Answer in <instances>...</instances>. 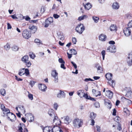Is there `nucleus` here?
Instances as JSON below:
<instances>
[{
	"mask_svg": "<svg viewBox=\"0 0 132 132\" xmlns=\"http://www.w3.org/2000/svg\"><path fill=\"white\" fill-rule=\"evenodd\" d=\"M52 109H50L48 111V113L51 118L53 119V122L56 125V126L54 127L57 129V132H63L59 127L57 126H58L61 125V122L60 120L58 118L57 115L54 113Z\"/></svg>",
	"mask_w": 132,
	"mask_h": 132,
	"instance_id": "f257e3e1",
	"label": "nucleus"
},
{
	"mask_svg": "<svg viewBox=\"0 0 132 132\" xmlns=\"http://www.w3.org/2000/svg\"><path fill=\"white\" fill-rule=\"evenodd\" d=\"M1 108L4 114H7V118L9 119L10 121L13 122L16 119V116L13 113H10L9 109L5 108V106L4 105H1Z\"/></svg>",
	"mask_w": 132,
	"mask_h": 132,
	"instance_id": "f03ea898",
	"label": "nucleus"
},
{
	"mask_svg": "<svg viewBox=\"0 0 132 132\" xmlns=\"http://www.w3.org/2000/svg\"><path fill=\"white\" fill-rule=\"evenodd\" d=\"M83 121L81 119H75L73 121V126L76 128H79L81 127L83 124Z\"/></svg>",
	"mask_w": 132,
	"mask_h": 132,
	"instance_id": "7ed1b4c3",
	"label": "nucleus"
},
{
	"mask_svg": "<svg viewBox=\"0 0 132 132\" xmlns=\"http://www.w3.org/2000/svg\"><path fill=\"white\" fill-rule=\"evenodd\" d=\"M85 27L82 23L78 24L76 28V31L80 34H81L85 30Z\"/></svg>",
	"mask_w": 132,
	"mask_h": 132,
	"instance_id": "20e7f679",
	"label": "nucleus"
},
{
	"mask_svg": "<svg viewBox=\"0 0 132 132\" xmlns=\"http://www.w3.org/2000/svg\"><path fill=\"white\" fill-rule=\"evenodd\" d=\"M51 75L52 77L54 78V81L55 83L58 82V73L56 72L55 70H53L52 71Z\"/></svg>",
	"mask_w": 132,
	"mask_h": 132,
	"instance_id": "39448f33",
	"label": "nucleus"
},
{
	"mask_svg": "<svg viewBox=\"0 0 132 132\" xmlns=\"http://www.w3.org/2000/svg\"><path fill=\"white\" fill-rule=\"evenodd\" d=\"M22 36L25 39H28L31 36V34L26 29L24 30L22 32Z\"/></svg>",
	"mask_w": 132,
	"mask_h": 132,
	"instance_id": "423d86ee",
	"label": "nucleus"
},
{
	"mask_svg": "<svg viewBox=\"0 0 132 132\" xmlns=\"http://www.w3.org/2000/svg\"><path fill=\"white\" fill-rule=\"evenodd\" d=\"M25 118L30 122H32L34 121V116L30 113L26 114L25 115Z\"/></svg>",
	"mask_w": 132,
	"mask_h": 132,
	"instance_id": "0eeeda50",
	"label": "nucleus"
},
{
	"mask_svg": "<svg viewBox=\"0 0 132 132\" xmlns=\"http://www.w3.org/2000/svg\"><path fill=\"white\" fill-rule=\"evenodd\" d=\"M55 128L54 127L53 128L51 126H46L43 129V132H54L53 129Z\"/></svg>",
	"mask_w": 132,
	"mask_h": 132,
	"instance_id": "6e6552de",
	"label": "nucleus"
},
{
	"mask_svg": "<svg viewBox=\"0 0 132 132\" xmlns=\"http://www.w3.org/2000/svg\"><path fill=\"white\" fill-rule=\"evenodd\" d=\"M16 109L18 112H20L22 114H24L26 112V110L24 106L22 105L19 106L18 107H16Z\"/></svg>",
	"mask_w": 132,
	"mask_h": 132,
	"instance_id": "1a4fd4ad",
	"label": "nucleus"
},
{
	"mask_svg": "<svg viewBox=\"0 0 132 132\" xmlns=\"http://www.w3.org/2000/svg\"><path fill=\"white\" fill-rule=\"evenodd\" d=\"M65 94L62 90H60L59 92L57 94V97L59 98H64L65 97Z\"/></svg>",
	"mask_w": 132,
	"mask_h": 132,
	"instance_id": "9d476101",
	"label": "nucleus"
},
{
	"mask_svg": "<svg viewBox=\"0 0 132 132\" xmlns=\"http://www.w3.org/2000/svg\"><path fill=\"white\" fill-rule=\"evenodd\" d=\"M116 47L114 45H110L108 47L107 49V50L108 52H115L116 51Z\"/></svg>",
	"mask_w": 132,
	"mask_h": 132,
	"instance_id": "9b49d317",
	"label": "nucleus"
},
{
	"mask_svg": "<svg viewBox=\"0 0 132 132\" xmlns=\"http://www.w3.org/2000/svg\"><path fill=\"white\" fill-rule=\"evenodd\" d=\"M128 55V59L129 60H127V63L128 65L131 66L132 65V52H130Z\"/></svg>",
	"mask_w": 132,
	"mask_h": 132,
	"instance_id": "f8f14e48",
	"label": "nucleus"
},
{
	"mask_svg": "<svg viewBox=\"0 0 132 132\" xmlns=\"http://www.w3.org/2000/svg\"><path fill=\"white\" fill-rule=\"evenodd\" d=\"M123 32L126 36H128L130 34V30L129 28H125L123 30Z\"/></svg>",
	"mask_w": 132,
	"mask_h": 132,
	"instance_id": "ddd939ff",
	"label": "nucleus"
},
{
	"mask_svg": "<svg viewBox=\"0 0 132 132\" xmlns=\"http://www.w3.org/2000/svg\"><path fill=\"white\" fill-rule=\"evenodd\" d=\"M25 127L24 124L23 123H20L18 126V132H24V131H23V128Z\"/></svg>",
	"mask_w": 132,
	"mask_h": 132,
	"instance_id": "4468645a",
	"label": "nucleus"
},
{
	"mask_svg": "<svg viewBox=\"0 0 132 132\" xmlns=\"http://www.w3.org/2000/svg\"><path fill=\"white\" fill-rule=\"evenodd\" d=\"M38 87L39 89L42 91L45 92V89L47 88L46 86L44 84H39L38 85Z\"/></svg>",
	"mask_w": 132,
	"mask_h": 132,
	"instance_id": "2eb2a0df",
	"label": "nucleus"
},
{
	"mask_svg": "<svg viewBox=\"0 0 132 132\" xmlns=\"http://www.w3.org/2000/svg\"><path fill=\"white\" fill-rule=\"evenodd\" d=\"M105 94L106 96L110 98H111L112 97L113 95L112 92L109 90H106Z\"/></svg>",
	"mask_w": 132,
	"mask_h": 132,
	"instance_id": "dca6fc26",
	"label": "nucleus"
},
{
	"mask_svg": "<svg viewBox=\"0 0 132 132\" xmlns=\"http://www.w3.org/2000/svg\"><path fill=\"white\" fill-rule=\"evenodd\" d=\"M95 67L97 68V72L98 73H101L102 72V68L99 64H96Z\"/></svg>",
	"mask_w": 132,
	"mask_h": 132,
	"instance_id": "f3484780",
	"label": "nucleus"
},
{
	"mask_svg": "<svg viewBox=\"0 0 132 132\" xmlns=\"http://www.w3.org/2000/svg\"><path fill=\"white\" fill-rule=\"evenodd\" d=\"M106 36L104 34H102L99 36L98 38L100 40L102 41H104L106 39Z\"/></svg>",
	"mask_w": 132,
	"mask_h": 132,
	"instance_id": "a211bd4d",
	"label": "nucleus"
},
{
	"mask_svg": "<svg viewBox=\"0 0 132 132\" xmlns=\"http://www.w3.org/2000/svg\"><path fill=\"white\" fill-rule=\"evenodd\" d=\"M64 122L67 124H69L71 121V120L68 116H66L64 117Z\"/></svg>",
	"mask_w": 132,
	"mask_h": 132,
	"instance_id": "6ab92c4d",
	"label": "nucleus"
},
{
	"mask_svg": "<svg viewBox=\"0 0 132 132\" xmlns=\"http://www.w3.org/2000/svg\"><path fill=\"white\" fill-rule=\"evenodd\" d=\"M110 30L111 31H116L117 30V27L116 25L112 24L110 27Z\"/></svg>",
	"mask_w": 132,
	"mask_h": 132,
	"instance_id": "aec40b11",
	"label": "nucleus"
},
{
	"mask_svg": "<svg viewBox=\"0 0 132 132\" xmlns=\"http://www.w3.org/2000/svg\"><path fill=\"white\" fill-rule=\"evenodd\" d=\"M29 29L31 30V32L33 33H34L36 31L37 29L36 26H30L29 27Z\"/></svg>",
	"mask_w": 132,
	"mask_h": 132,
	"instance_id": "412c9836",
	"label": "nucleus"
},
{
	"mask_svg": "<svg viewBox=\"0 0 132 132\" xmlns=\"http://www.w3.org/2000/svg\"><path fill=\"white\" fill-rule=\"evenodd\" d=\"M119 7L118 3L117 2L114 3L112 5V8L114 9H118Z\"/></svg>",
	"mask_w": 132,
	"mask_h": 132,
	"instance_id": "4be33fe9",
	"label": "nucleus"
},
{
	"mask_svg": "<svg viewBox=\"0 0 132 132\" xmlns=\"http://www.w3.org/2000/svg\"><path fill=\"white\" fill-rule=\"evenodd\" d=\"M84 93V90H80L77 92V95L81 98L82 97L83 94Z\"/></svg>",
	"mask_w": 132,
	"mask_h": 132,
	"instance_id": "5701e85b",
	"label": "nucleus"
},
{
	"mask_svg": "<svg viewBox=\"0 0 132 132\" xmlns=\"http://www.w3.org/2000/svg\"><path fill=\"white\" fill-rule=\"evenodd\" d=\"M112 74L111 73H107L105 75L106 78L108 80H111L112 78Z\"/></svg>",
	"mask_w": 132,
	"mask_h": 132,
	"instance_id": "b1692460",
	"label": "nucleus"
},
{
	"mask_svg": "<svg viewBox=\"0 0 132 132\" xmlns=\"http://www.w3.org/2000/svg\"><path fill=\"white\" fill-rule=\"evenodd\" d=\"M29 57L27 55H25L21 58V61L23 63L28 61L29 60Z\"/></svg>",
	"mask_w": 132,
	"mask_h": 132,
	"instance_id": "393cba45",
	"label": "nucleus"
},
{
	"mask_svg": "<svg viewBox=\"0 0 132 132\" xmlns=\"http://www.w3.org/2000/svg\"><path fill=\"white\" fill-rule=\"evenodd\" d=\"M24 68L20 69L19 71V75L20 76L24 75Z\"/></svg>",
	"mask_w": 132,
	"mask_h": 132,
	"instance_id": "a878e982",
	"label": "nucleus"
},
{
	"mask_svg": "<svg viewBox=\"0 0 132 132\" xmlns=\"http://www.w3.org/2000/svg\"><path fill=\"white\" fill-rule=\"evenodd\" d=\"M126 96L129 98H132V91H128L127 92Z\"/></svg>",
	"mask_w": 132,
	"mask_h": 132,
	"instance_id": "bb28decb",
	"label": "nucleus"
},
{
	"mask_svg": "<svg viewBox=\"0 0 132 132\" xmlns=\"http://www.w3.org/2000/svg\"><path fill=\"white\" fill-rule=\"evenodd\" d=\"M84 6L85 9L88 10H89L92 7V5L89 3H88L86 5H84Z\"/></svg>",
	"mask_w": 132,
	"mask_h": 132,
	"instance_id": "cd10ccee",
	"label": "nucleus"
},
{
	"mask_svg": "<svg viewBox=\"0 0 132 132\" xmlns=\"http://www.w3.org/2000/svg\"><path fill=\"white\" fill-rule=\"evenodd\" d=\"M108 83L109 84V85L112 87H113L115 85V82L114 81L111 80H108Z\"/></svg>",
	"mask_w": 132,
	"mask_h": 132,
	"instance_id": "c85d7f7f",
	"label": "nucleus"
},
{
	"mask_svg": "<svg viewBox=\"0 0 132 132\" xmlns=\"http://www.w3.org/2000/svg\"><path fill=\"white\" fill-rule=\"evenodd\" d=\"M24 63L25 64V65L28 68L30 67L31 65V62L29 60L28 61Z\"/></svg>",
	"mask_w": 132,
	"mask_h": 132,
	"instance_id": "c756f323",
	"label": "nucleus"
},
{
	"mask_svg": "<svg viewBox=\"0 0 132 132\" xmlns=\"http://www.w3.org/2000/svg\"><path fill=\"white\" fill-rule=\"evenodd\" d=\"M88 16L87 15H84L83 16H80L79 17L78 19V20L79 21H81L83 20L85 18H87Z\"/></svg>",
	"mask_w": 132,
	"mask_h": 132,
	"instance_id": "7c9ffc66",
	"label": "nucleus"
},
{
	"mask_svg": "<svg viewBox=\"0 0 132 132\" xmlns=\"http://www.w3.org/2000/svg\"><path fill=\"white\" fill-rule=\"evenodd\" d=\"M92 19L94 21V22L96 23H97L99 20L98 17L96 16H93L92 17Z\"/></svg>",
	"mask_w": 132,
	"mask_h": 132,
	"instance_id": "2f4dec72",
	"label": "nucleus"
},
{
	"mask_svg": "<svg viewBox=\"0 0 132 132\" xmlns=\"http://www.w3.org/2000/svg\"><path fill=\"white\" fill-rule=\"evenodd\" d=\"M96 114L93 112H92L90 113V118L91 119H94L96 117Z\"/></svg>",
	"mask_w": 132,
	"mask_h": 132,
	"instance_id": "473e14b6",
	"label": "nucleus"
},
{
	"mask_svg": "<svg viewBox=\"0 0 132 132\" xmlns=\"http://www.w3.org/2000/svg\"><path fill=\"white\" fill-rule=\"evenodd\" d=\"M25 74L26 76H28L30 74L29 69L27 68H25L24 75Z\"/></svg>",
	"mask_w": 132,
	"mask_h": 132,
	"instance_id": "72a5a7b5",
	"label": "nucleus"
},
{
	"mask_svg": "<svg viewBox=\"0 0 132 132\" xmlns=\"http://www.w3.org/2000/svg\"><path fill=\"white\" fill-rule=\"evenodd\" d=\"M1 94L3 96H4L6 94V91L4 89H1L0 90Z\"/></svg>",
	"mask_w": 132,
	"mask_h": 132,
	"instance_id": "f704fd0d",
	"label": "nucleus"
},
{
	"mask_svg": "<svg viewBox=\"0 0 132 132\" xmlns=\"http://www.w3.org/2000/svg\"><path fill=\"white\" fill-rule=\"evenodd\" d=\"M45 23V27H48L49 25L51 23L47 19L46 20Z\"/></svg>",
	"mask_w": 132,
	"mask_h": 132,
	"instance_id": "c9c22d12",
	"label": "nucleus"
},
{
	"mask_svg": "<svg viewBox=\"0 0 132 132\" xmlns=\"http://www.w3.org/2000/svg\"><path fill=\"white\" fill-rule=\"evenodd\" d=\"M70 53L74 55H76L77 54V51L74 49H71L70 50Z\"/></svg>",
	"mask_w": 132,
	"mask_h": 132,
	"instance_id": "e433bc0d",
	"label": "nucleus"
},
{
	"mask_svg": "<svg viewBox=\"0 0 132 132\" xmlns=\"http://www.w3.org/2000/svg\"><path fill=\"white\" fill-rule=\"evenodd\" d=\"M13 51H17L19 49V47L16 45H13L12 47Z\"/></svg>",
	"mask_w": 132,
	"mask_h": 132,
	"instance_id": "4c0bfd02",
	"label": "nucleus"
},
{
	"mask_svg": "<svg viewBox=\"0 0 132 132\" xmlns=\"http://www.w3.org/2000/svg\"><path fill=\"white\" fill-rule=\"evenodd\" d=\"M35 43H37V44L39 45H40V44H42L41 43L42 42L38 39H36L35 40Z\"/></svg>",
	"mask_w": 132,
	"mask_h": 132,
	"instance_id": "58836bf2",
	"label": "nucleus"
},
{
	"mask_svg": "<svg viewBox=\"0 0 132 132\" xmlns=\"http://www.w3.org/2000/svg\"><path fill=\"white\" fill-rule=\"evenodd\" d=\"M29 55L30 58L32 59H34L35 57V56L34 54L32 53H30Z\"/></svg>",
	"mask_w": 132,
	"mask_h": 132,
	"instance_id": "ea45409f",
	"label": "nucleus"
},
{
	"mask_svg": "<svg viewBox=\"0 0 132 132\" xmlns=\"http://www.w3.org/2000/svg\"><path fill=\"white\" fill-rule=\"evenodd\" d=\"M5 49L6 50H8L10 48V46L7 43L4 46Z\"/></svg>",
	"mask_w": 132,
	"mask_h": 132,
	"instance_id": "a19ab883",
	"label": "nucleus"
},
{
	"mask_svg": "<svg viewBox=\"0 0 132 132\" xmlns=\"http://www.w3.org/2000/svg\"><path fill=\"white\" fill-rule=\"evenodd\" d=\"M104 104L105 105L108 104H110V103L111 102L110 101L107 99H105L104 100Z\"/></svg>",
	"mask_w": 132,
	"mask_h": 132,
	"instance_id": "79ce46f5",
	"label": "nucleus"
},
{
	"mask_svg": "<svg viewBox=\"0 0 132 132\" xmlns=\"http://www.w3.org/2000/svg\"><path fill=\"white\" fill-rule=\"evenodd\" d=\"M84 97L86 99H89V97L88 95L87 94H85L84 92L83 94L82 97Z\"/></svg>",
	"mask_w": 132,
	"mask_h": 132,
	"instance_id": "37998d69",
	"label": "nucleus"
},
{
	"mask_svg": "<svg viewBox=\"0 0 132 132\" xmlns=\"http://www.w3.org/2000/svg\"><path fill=\"white\" fill-rule=\"evenodd\" d=\"M131 101L130 100L127 99L125 103L127 104H131Z\"/></svg>",
	"mask_w": 132,
	"mask_h": 132,
	"instance_id": "c03bdc74",
	"label": "nucleus"
},
{
	"mask_svg": "<svg viewBox=\"0 0 132 132\" xmlns=\"http://www.w3.org/2000/svg\"><path fill=\"white\" fill-rule=\"evenodd\" d=\"M94 105L96 108H99L100 106V104L98 102H96L94 103Z\"/></svg>",
	"mask_w": 132,
	"mask_h": 132,
	"instance_id": "a18cd8bd",
	"label": "nucleus"
},
{
	"mask_svg": "<svg viewBox=\"0 0 132 132\" xmlns=\"http://www.w3.org/2000/svg\"><path fill=\"white\" fill-rule=\"evenodd\" d=\"M101 95V92L100 91H97L96 93H95V96L97 97L98 96H100Z\"/></svg>",
	"mask_w": 132,
	"mask_h": 132,
	"instance_id": "49530a36",
	"label": "nucleus"
},
{
	"mask_svg": "<svg viewBox=\"0 0 132 132\" xmlns=\"http://www.w3.org/2000/svg\"><path fill=\"white\" fill-rule=\"evenodd\" d=\"M105 51L104 50H103L101 52V54L102 56L103 59L104 60V59Z\"/></svg>",
	"mask_w": 132,
	"mask_h": 132,
	"instance_id": "de8ad7c7",
	"label": "nucleus"
},
{
	"mask_svg": "<svg viewBox=\"0 0 132 132\" xmlns=\"http://www.w3.org/2000/svg\"><path fill=\"white\" fill-rule=\"evenodd\" d=\"M58 107V104L56 103H55L54 104V109L56 110L57 109V108Z\"/></svg>",
	"mask_w": 132,
	"mask_h": 132,
	"instance_id": "09e8293b",
	"label": "nucleus"
},
{
	"mask_svg": "<svg viewBox=\"0 0 132 132\" xmlns=\"http://www.w3.org/2000/svg\"><path fill=\"white\" fill-rule=\"evenodd\" d=\"M28 96L29 98L31 100H32L33 99V95L32 94H29L28 95Z\"/></svg>",
	"mask_w": 132,
	"mask_h": 132,
	"instance_id": "8fccbe9b",
	"label": "nucleus"
},
{
	"mask_svg": "<svg viewBox=\"0 0 132 132\" xmlns=\"http://www.w3.org/2000/svg\"><path fill=\"white\" fill-rule=\"evenodd\" d=\"M128 26V28H129L132 27V20L129 22Z\"/></svg>",
	"mask_w": 132,
	"mask_h": 132,
	"instance_id": "3c124183",
	"label": "nucleus"
},
{
	"mask_svg": "<svg viewBox=\"0 0 132 132\" xmlns=\"http://www.w3.org/2000/svg\"><path fill=\"white\" fill-rule=\"evenodd\" d=\"M47 19L51 23H52L53 22V18L52 17H49Z\"/></svg>",
	"mask_w": 132,
	"mask_h": 132,
	"instance_id": "603ef678",
	"label": "nucleus"
},
{
	"mask_svg": "<svg viewBox=\"0 0 132 132\" xmlns=\"http://www.w3.org/2000/svg\"><path fill=\"white\" fill-rule=\"evenodd\" d=\"M72 41L73 43L74 44H76V42H77L76 39L75 37H73L72 38Z\"/></svg>",
	"mask_w": 132,
	"mask_h": 132,
	"instance_id": "864d4df0",
	"label": "nucleus"
},
{
	"mask_svg": "<svg viewBox=\"0 0 132 132\" xmlns=\"http://www.w3.org/2000/svg\"><path fill=\"white\" fill-rule=\"evenodd\" d=\"M126 99V98L125 97H122L121 98V100L122 102L125 103Z\"/></svg>",
	"mask_w": 132,
	"mask_h": 132,
	"instance_id": "5fc2aeb1",
	"label": "nucleus"
},
{
	"mask_svg": "<svg viewBox=\"0 0 132 132\" xmlns=\"http://www.w3.org/2000/svg\"><path fill=\"white\" fill-rule=\"evenodd\" d=\"M35 82H34L33 81H30V84L31 85L32 87L35 84Z\"/></svg>",
	"mask_w": 132,
	"mask_h": 132,
	"instance_id": "6e6d98bb",
	"label": "nucleus"
},
{
	"mask_svg": "<svg viewBox=\"0 0 132 132\" xmlns=\"http://www.w3.org/2000/svg\"><path fill=\"white\" fill-rule=\"evenodd\" d=\"M59 61L60 63H65V62L62 58H59Z\"/></svg>",
	"mask_w": 132,
	"mask_h": 132,
	"instance_id": "4d7b16f0",
	"label": "nucleus"
},
{
	"mask_svg": "<svg viewBox=\"0 0 132 132\" xmlns=\"http://www.w3.org/2000/svg\"><path fill=\"white\" fill-rule=\"evenodd\" d=\"M53 16L54 17V18L56 19L58 18H59L60 16L57 14H54L53 15Z\"/></svg>",
	"mask_w": 132,
	"mask_h": 132,
	"instance_id": "13d9d810",
	"label": "nucleus"
},
{
	"mask_svg": "<svg viewBox=\"0 0 132 132\" xmlns=\"http://www.w3.org/2000/svg\"><path fill=\"white\" fill-rule=\"evenodd\" d=\"M71 63L74 66L75 68L76 69L77 68V67L76 64L73 62H71Z\"/></svg>",
	"mask_w": 132,
	"mask_h": 132,
	"instance_id": "bf43d9fd",
	"label": "nucleus"
},
{
	"mask_svg": "<svg viewBox=\"0 0 132 132\" xmlns=\"http://www.w3.org/2000/svg\"><path fill=\"white\" fill-rule=\"evenodd\" d=\"M112 104H111V103L110 102V104H108L106 105L108 109H110L112 106Z\"/></svg>",
	"mask_w": 132,
	"mask_h": 132,
	"instance_id": "052dcab7",
	"label": "nucleus"
},
{
	"mask_svg": "<svg viewBox=\"0 0 132 132\" xmlns=\"http://www.w3.org/2000/svg\"><path fill=\"white\" fill-rule=\"evenodd\" d=\"M15 79L18 81H22V79L21 78H18V77L16 76H15Z\"/></svg>",
	"mask_w": 132,
	"mask_h": 132,
	"instance_id": "680f3d73",
	"label": "nucleus"
},
{
	"mask_svg": "<svg viewBox=\"0 0 132 132\" xmlns=\"http://www.w3.org/2000/svg\"><path fill=\"white\" fill-rule=\"evenodd\" d=\"M84 81L86 82H87L89 81H93V80L90 78H86L85 79Z\"/></svg>",
	"mask_w": 132,
	"mask_h": 132,
	"instance_id": "e2e57ef3",
	"label": "nucleus"
},
{
	"mask_svg": "<svg viewBox=\"0 0 132 132\" xmlns=\"http://www.w3.org/2000/svg\"><path fill=\"white\" fill-rule=\"evenodd\" d=\"M12 28V27L10 24L9 23H7V29H11Z\"/></svg>",
	"mask_w": 132,
	"mask_h": 132,
	"instance_id": "0e129e2a",
	"label": "nucleus"
},
{
	"mask_svg": "<svg viewBox=\"0 0 132 132\" xmlns=\"http://www.w3.org/2000/svg\"><path fill=\"white\" fill-rule=\"evenodd\" d=\"M59 39L61 40H63L64 39V38L63 36L59 35Z\"/></svg>",
	"mask_w": 132,
	"mask_h": 132,
	"instance_id": "69168bd1",
	"label": "nucleus"
},
{
	"mask_svg": "<svg viewBox=\"0 0 132 132\" xmlns=\"http://www.w3.org/2000/svg\"><path fill=\"white\" fill-rule=\"evenodd\" d=\"M116 110L115 109H114L113 110V112L112 115L113 116H115L116 115Z\"/></svg>",
	"mask_w": 132,
	"mask_h": 132,
	"instance_id": "338daca9",
	"label": "nucleus"
},
{
	"mask_svg": "<svg viewBox=\"0 0 132 132\" xmlns=\"http://www.w3.org/2000/svg\"><path fill=\"white\" fill-rule=\"evenodd\" d=\"M64 63H62L61 64V67L64 69H65V68L64 67Z\"/></svg>",
	"mask_w": 132,
	"mask_h": 132,
	"instance_id": "774afa93",
	"label": "nucleus"
}]
</instances>
